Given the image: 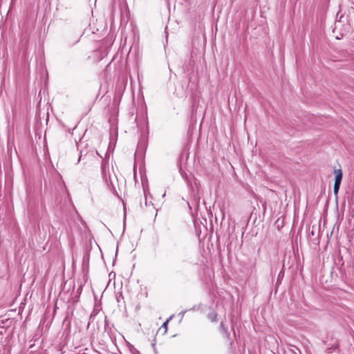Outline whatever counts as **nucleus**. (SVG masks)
I'll list each match as a JSON object with an SVG mask.
<instances>
[{
	"instance_id": "nucleus-16",
	"label": "nucleus",
	"mask_w": 354,
	"mask_h": 354,
	"mask_svg": "<svg viewBox=\"0 0 354 354\" xmlns=\"http://www.w3.org/2000/svg\"><path fill=\"white\" fill-rule=\"evenodd\" d=\"M197 224H198V223H194V227L196 228H197L198 227Z\"/></svg>"
},
{
	"instance_id": "nucleus-10",
	"label": "nucleus",
	"mask_w": 354,
	"mask_h": 354,
	"mask_svg": "<svg viewBox=\"0 0 354 354\" xmlns=\"http://www.w3.org/2000/svg\"><path fill=\"white\" fill-rule=\"evenodd\" d=\"M168 322H169V319H167L166 322H165L163 323V324L162 325V327L161 328H165V333L167 332V324H168Z\"/></svg>"
},
{
	"instance_id": "nucleus-3",
	"label": "nucleus",
	"mask_w": 354,
	"mask_h": 354,
	"mask_svg": "<svg viewBox=\"0 0 354 354\" xmlns=\"http://www.w3.org/2000/svg\"><path fill=\"white\" fill-rule=\"evenodd\" d=\"M258 220H261V209L260 208H255L254 207L253 210L252 211L248 221H257Z\"/></svg>"
},
{
	"instance_id": "nucleus-12",
	"label": "nucleus",
	"mask_w": 354,
	"mask_h": 354,
	"mask_svg": "<svg viewBox=\"0 0 354 354\" xmlns=\"http://www.w3.org/2000/svg\"><path fill=\"white\" fill-rule=\"evenodd\" d=\"M82 157H83V152H82V151H81L80 153V157H79V159L77 160V162H79L80 161V160L82 158Z\"/></svg>"
},
{
	"instance_id": "nucleus-19",
	"label": "nucleus",
	"mask_w": 354,
	"mask_h": 354,
	"mask_svg": "<svg viewBox=\"0 0 354 354\" xmlns=\"http://www.w3.org/2000/svg\"><path fill=\"white\" fill-rule=\"evenodd\" d=\"M105 323H106V325L107 324V319H106V317H105Z\"/></svg>"
},
{
	"instance_id": "nucleus-9",
	"label": "nucleus",
	"mask_w": 354,
	"mask_h": 354,
	"mask_svg": "<svg viewBox=\"0 0 354 354\" xmlns=\"http://www.w3.org/2000/svg\"><path fill=\"white\" fill-rule=\"evenodd\" d=\"M207 224L209 225V230L211 232H213V228H214V225H213V223H205V227L207 230L208 228V226H207Z\"/></svg>"
},
{
	"instance_id": "nucleus-18",
	"label": "nucleus",
	"mask_w": 354,
	"mask_h": 354,
	"mask_svg": "<svg viewBox=\"0 0 354 354\" xmlns=\"http://www.w3.org/2000/svg\"><path fill=\"white\" fill-rule=\"evenodd\" d=\"M326 223H327L324 222V223H323V227H325V225H326Z\"/></svg>"
},
{
	"instance_id": "nucleus-17",
	"label": "nucleus",
	"mask_w": 354,
	"mask_h": 354,
	"mask_svg": "<svg viewBox=\"0 0 354 354\" xmlns=\"http://www.w3.org/2000/svg\"><path fill=\"white\" fill-rule=\"evenodd\" d=\"M221 327L222 328H223V322H221Z\"/></svg>"
},
{
	"instance_id": "nucleus-13",
	"label": "nucleus",
	"mask_w": 354,
	"mask_h": 354,
	"mask_svg": "<svg viewBox=\"0 0 354 354\" xmlns=\"http://www.w3.org/2000/svg\"><path fill=\"white\" fill-rule=\"evenodd\" d=\"M125 224H126V223H125V222H123V223H122L121 228H122V232H124V228H125Z\"/></svg>"
},
{
	"instance_id": "nucleus-8",
	"label": "nucleus",
	"mask_w": 354,
	"mask_h": 354,
	"mask_svg": "<svg viewBox=\"0 0 354 354\" xmlns=\"http://www.w3.org/2000/svg\"><path fill=\"white\" fill-rule=\"evenodd\" d=\"M340 185H341V183L335 182L334 187H333V192H334L335 194H337L338 193L339 187H340Z\"/></svg>"
},
{
	"instance_id": "nucleus-14",
	"label": "nucleus",
	"mask_w": 354,
	"mask_h": 354,
	"mask_svg": "<svg viewBox=\"0 0 354 354\" xmlns=\"http://www.w3.org/2000/svg\"><path fill=\"white\" fill-rule=\"evenodd\" d=\"M149 207L150 209H151L152 210H155L156 211V216L157 215V210L155 209L154 207L153 206V205H151V206L149 205Z\"/></svg>"
},
{
	"instance_id": "nucleus-20",
	"label": "nucleus",
	"mask_w": 354,
	"mask_h": 354,
	"mask_svg": "<svg viewBox=\"0 0 354 354\" xmlns=\"http://www.w3.org/2000/svg\"><path fill=\"white\" fill-rule=\"evenodd\" d=\"M145 205L147 206V200L145 199Z\"/></svg>"
},
{
	"instance_id": "nucleus-7",
	"label": "nucleus",
	"mask_w": 354,
	"mask_h": 354,
	"mask_svg": "<svg viewBox=\"0 0 354 354\" xmlns=\"http://www.w3.org/2000/svg\"><path fill=\"white\" fill-rule=\"evenodd\" d=\"M290 351L293 353L294 354H301V352L299 348H297L295 346L290 345Z\"/></svg>"
},
{
	"instance_id": "nucleus-6",
	"label": "nucleus",
	"mask_w": 354,
	"mask_h": 354,
	"mask_svg": "<svg viewBox=\"0 0 354 354\" xmlns=\"http://www.w3.org/2000/svg\"><path fill=\"white\" fill-rule=\"evenodd\" d=\"M207 317L211 322H216L217 313L212 310L207 314Z\"/></svg>"
},
{
	"instance_id": "nucleus-11",
	"label": "nucleus",
	"mask_w": 354,
	"mask_h": 354,
	"mask_svg": "<svg viewBox=\"0 0 354 354\" xmlns=\"http://www.w3.org/2000/svg\"><path fill=\"white\" fill-rule=\"evenodd\" d=\"M95 312L93 311L92 313L90 315L89 321L90 322L93 321L94 319V318H95Z\"/></svg>"
},
{
	"instance_id": "nucleus-15",
	"label": "nucleus",
	"mask_w": 354,
	"mask_h": 354,
	"mask_svg": "<svg viewBox=\"0 0 354 354\" xmlns=\"http://www.w3.org/2000/svg\"><path fill=\"white\" fill-rule=\"evenodd\" d=\"M336 225H337V224H335V225H334V226H333V230L331 231V232H330V235H332V234H333V231H334V228L335 227Z\"/></svg>"
},
{
	"instance_id": "nucleus-4",
	"label": "nucleus",
	"mask_w": 354,
	"mask_h": 354,
	"mask_svg": "<svg viewBox=\"0 0 354 354\" xmlns=\"http://www.w3.org/2000/svg\"><path fill=\"white\" fill-rule=\"evenodd\" d=\"M189 208L192 209V207L198 211L200 205V196L198 195H194L193 199L191 201V203H188Z\"/></svg>"
},
{
	"instance_id": "nucleus-5",
	"label": "nucleus",
	"mask_w": 354,
	"mask_h": 354,
	"mask_svg": "<svg viewBox=\"0 0 354 354\" xmlns=\"http://www.w3.org/2000/svg\"><path fill=\"white\" fill-rule=\"evenodd\" d=\"M334 172L335 174V182L341 183L343 176L342 169H335Z\"/></svg>"
},
{
	"instance_id": "nucleus-2",
	"label": "nucleus",
	"mask_w": 354,
	"mask_h": 354,
	"mask_svg": "<svg viewBox=\"0 0 354 354\" xmlns=\"http://www.w3.org/2000/svg\"><path fill=\"white\" fill-rule=\"evenodd\" d=\"M321 223H315L312 225L311 229L309 228V234L312 236H316L317 239L320 237L324 232V230H322L321 229Z\"/></svg>"
},
{
	"instance_id": "nucleus-1",
	"label": "nucleus",
	"mask_w": 354,
	"mask_h": 354,
	"mask_svg": "<svg viewBox=\"0 0 354 354\" xmlns=\"http://www.w3.org/2000/svg\"><path fill=\"white\" fill-rule=\"evenodd\" d=\"M107 162L105 160H102V164H101V171H102V178H104V180H105L107 186L109 187V189L111 190V192L117 195L118 193H117V189H116V183H117V179H116V176L114 175L113 177H111L109 171H108V172L106 171V169L108 167L107 166Z\"/></svg>"
}]
</instances>
